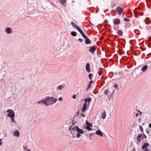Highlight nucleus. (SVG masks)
Masks as SVG:
<instances>
[{
	"instance_id": "nucleus-42",
	"label": "nucleus",
	"mask_w": 151,
	"mask_h": 151,
	"mask_svg": "<svg viewBox=\"0 0 151 151\" xmlns=\"http://www.w3.org/2000/svg\"><path fill=\"white\" fill-rule=\"evenodd\" d=\"M118 29V28H116L115 27H114V29L115 30L116 29Z\"/></svg>"
},
{
	"instance_id": "nucleus-23",
	"label": "nucleus",
	"mask_w": 151,
	"mask_h": 151,
	"mask_svg": "<svg viewBox=\"0 0 151 151\" xmlns=\"http://www.w3.org/2000/svg\"><path fill=\"white\" fill-rule=\"evenodd\" d=\"M71 35L73 36H76V35L77 34H76V32H71Z\"/></svg>"
},
{
	"instance_id": "nucleus-2",
	"label": "nucleus",
	"mask_w": 151,
	"mask_h": 151,
	"mask_svg": "<svg viewBox=\"0 0 151 151\" xmlns=\"http://www.w3.org/2000/svg\"><path fill=\"white\" fill-rule=\"evenodd\" d=\"M71 24L72 26L74 28H76L77 29L80 33L81 34L82 33L83 34V31L81 29V28L79 27L78 25H77L75 23H74L73 22H71Z\"/></svg>"
},
{
	"instance_id": "nucleus-5",
	"label": "nucleus",
	"mask_w": 151,
	"mask_h": 151,
	"mask_svg": "<svg viewBox=\"0 0 151 151\" xmlns=\"http://www.w3.org/2000/svg\"><path fill=\"white\" fill-rule=\"evenodd\" d=\"M86 124H87L86 129L89 131L91 130L92 129V124L90 123L87 121H86Z\"/></svg>"
},
{
	"instance_id": "nucleus-39",
	"label": "nucleus",
	"mask_w": 151,
	"mask_h": 151,
	"mask_svg": "<svg viewBox=\"0 0 151 151\" xmlns=\"http://www.w3.org/2000/svg\"><path fill=\"white\" fill-rule=\"evenodd\" d=\"M147 19H146V20H145V23L146 24H148V23L146 22V20Z\"/></svg>"
},
{
	"instance_id": "nucleus-24",
	"label": "nucleus",
	"mask_w": 151,
	"mask_h": 151,
	"mask_svg": "<svg viewBox=\"0 0 151 151\" xmlns=\"http://www.w3.org/2000/svg\"><path fill=\"white\" fill-rule=\"evenodd\" d=\"M89 78L91 80L92 79V77L93 76V75L91 74H90L89 75Z\"/></svg>"
},
{
	"instance_id": "nucleus-26",
	"label": "nucleus",
	"mask_w": 151,
	"mask_h": 151,
	"mask_svg": "<svg viewBox=\"0 0 151 151\" xmlns=\"http://www.w3.org/2000/svg\"><path fill=\"white\" fill-rule=\"evenodd\" d=\"M124 20L126 22H129V19L126 18H124Z\"/></svg>"
},
{
	"instance_id": "nucleus-16",
	"label": "nucleus",
	"mask_w": 151,
	"mask_h": 151,
	"mask_svg": "<svg viewBox=\"0 0 151 151\" xmlns=\"http://www.w3.org/2000/svg\"><path fill=\"white\" fill-rule=\"evenodd\" d=\"M96 134L98 135H99L100 137H102L103 136V133L101 132L100 130H98L96 132Z\"/></svg>"
},
{
	"instance_id": "nucleus-32",
	"label": "nucleus",
	"mask_w": 151,
	"mask_h": 151,
	"mask_svg": "<svg viewBox=\"0 0 151 151\" xmlns=\"http://www.w3.org/2000/svg\"><path fill=\"white\" fill-rule=\"evenodd\" d=\"M81 115L82 116H83V117H84L85 116V115L84 114H83L82 113L81 114Z\"/></svg>"
},
{
	"instance_id": "nucleus-36",
	"label": "nucleus",
	"mask_w": 151,
	"mask_h": 151,
	"mask_svg": "<svg viewBox=\"0 0 151 151\" xmlns=\"http://www.w3.org/2000/svg\"><path fill=\"white\" fill-rule=\"evenodd\" d=\"M144 151H149V150L148 149H145Z\"/></svg>"
},
{
	"instance_id": "nucleus-25",
	"label": "nucleus",
	"mask_w": 151,
	"mask_h": 151,
	"mask_svg": "<svg viewBox=\"0 0 151 151\" xmlns=\"http://www.w3.org/2000/svg\"><path fill=\"white\" fill-rule=\"evenodd\" d=\"M14 116H12V117H11V121H12V122H15V121H14Z\"/></svg>"
},
{
	"instance_id": "nucleus-31",
	"label": "nucleus",
	"mask_w": 151,
	"mask_h": 151,
	"mask_svg": "<svg viewBox=\"0 0 151 151\" xmlns=\"http://www.w3.org/2000/svg\"><path fill=\"white\" fill-rule=\"evenodd\" d=\"M2 139H0V145H1L2 144Z\"/></svg>"
},
{
	"instance_id": "nucleus-18",
	"label": "nucleus",
	"mask_w": 151,
	"mask_h": 151,
	"mask_svg": "<svg viewBox=\"0 0 151 151\" xmlns=\"http://www.w3.org/2000/svg\"><path fill=\"white\" fill-rule=\"evenodd\" d=\"M5 31L8 34L12 32L11 29L9 27H7Z\"/></svg>"
},
{
	"instance_id": "nucleus-38",
	"label": "nucleus",
	"mask_w": 151,
	"mask_h": 151,
	"mask_svg": "<svg viewBox=\"0 0 151 151\" xmlns=\"http://www.w3.org/2000/svg\"><path fill=\"white\" fill-rule=\"evenodd\" d=\"M139 115V114L138 113H136V117H137Z\"/></svg>"
},
{
	"instance_id": "nucleus-35",
	"label": "nucleus",
	"mask_w": 151,
	"mask_h": 151,
	"mask_svg": "<svg viewBox=\"0 0 151 151\" xmlns=\"http://www.w3.org/2000/svg\"><path fill=\"white\" fill-rule=\"evenodd\" d=\"M78 40L79 41H80L81 42H82V39H80V38H79L78 39Z\"/></svg>"
},
{
	"instance_id": "nucleus-17",
	"label": "nucleus",
	"mask_w": 151,
	"mask_h": 151,
	"mask_svg": "<svg viewBox=\"0 0 151 151\" xmlns=\"http://www.w3.org/2000/svg\"><path fill=\"white\" fill-rule=\"evenodd\" d=\"M14 134L15 136L19 137V133L18 131L16 130L14 131Z\"/></svg>"
},
{
	"instance_id": "nucleus-19",
	"label": "nucleus",
	"mask_w": 151,
	"mask_h": 151,
	"mask_svg": "<svg viewBox=\"0 0 151 151\" xmlns=\"http://www.w3.org/2000/svg\"><path fill=\"white\" fill-rule=\"evenodd\" d=\"M76 127L73 126H70L69 127V130L71 131V133H72V131L75 130Z\"/></svg>"
},
{
	"instance_id": "nucleus-14",
	"label": "nucleus",
	"mask_w": 151,
	"mask_h": 151,
	"mask_svg": "<svg viewBox=\"0 0 151 151\" xmlns=\"http://www.w3.org/2000/svg\"><path fill=\"white\" fill-rule=\"evenodd\" d=\"M149 144L148 143H144L142 147V149L144 150L145 149H147V147L149 146Z\"/></svg>"
},
{
	"instance_id": "nucleus-13",
	"label": "nucleus",
	"mask_w": 151,
	"mask_h": 151,
	"mask_svg": "<svg viewBox=\"0 0 151 151\" xmlns=\"http://www.w3.org/2000/svg\"><path fill=\"white\" fill-rule=\"evenodd\" d=\"M143 135L141 134H139L138 135L137 137V139L139 142H140L141 139L143 138Z\"/></svg>"
},
{
	"instance_id": "nucleus-40",
	"label": "nucleus",
	"mask_w": 151,
	"mask_h": 151,
	"mask_svg": "<svg viewBox=\"0 0 151 151\" xmlns=\"http://www.w3.org/2000/svg\"><path fill=\"white\" fill-rule=\"evenodd\" d=\"M149 127L151 128V123L149 125Z\"/></svg>"
},
{
	"instance_id": "nucleus-10",
	"label": "nucleus",
	"mask_w": 151,
	"mask_h": 151,
	"mask_svg": "<svg viewBox=\"0 0 151 151\" xmlns=\"http://www.w3.org/2000/svg\"><path fill=\"white\" fill-rule=\"evenodd\" d=\"M90 64L88 63H87L86 66V68L87 71L88 73H90Z\"/></svg>"
},
{
	"instance_id": "nucleus-30",
	"label": "nucleus",
	"mask_w": 151,
	"mask_h": 151,
	"mask_svg": "<svg viewBox=\"0 0 151 151\" xmlns=\"http://www.w3.org/2000/svg\"><path fill=\"white\" fill-rule=\"evenodd\" d=\"M72 97L73 99H75L76 98V95H73Z\"/></svg>"
},
{
	"instance_id": "nucleus-43",
	"label": "nucleus",
	"mask_w": 151,
	"mask_h": 151,
	"mask_svg": "<svg viewBox=\"0 0 151 151\" xmlns=\"http://www.w3.org/2000/svg\"><path fill=\"white\" fill-rule=\"evenodd\" d=\"M93 83V81H91L90 82V83Z\"/></svg>"
},
{
	"instance_id": "nucleus-37",
	"label": "nucleus",
	"mask_w": 151,
	"mask_h": 151,
	"mask_svg": "<svg viewBox=\"0 0 151 151\" xmlns=\"http://www.w3.org/2000/svg\"><path fill=\"white\" fill-rule=\"evenodd\" d=\"M114 87H115V88H116V87H117V85H116V84H114Z\"/></svg>"
},
{
	"instance_id": "nucleus-21",
	"label": "nucleus",
	"mask_w": 151,
	"mask_h": 151,
	"mask_svg": "<svg viewBox=\"0 0 151 151\" xmlns=\"http://www.w3.org/2000/svg\"><path fill=\"white\" fill-rule=\"evenodd\" d=\"M91 99L89 98H86L85 99V101L86 103L87 102L90 103L91 102Z\"/></svg>"
},
{
	"instance_id": "nucleus-6",
	"label": "nucleus",
	"mask_w": 151,
	"mask_h": 151,
	"mask_svg": "<svg viewBox=\"0 0 151 151\" xmlns=\"http://www.w3.org/2000/svg\"><path fill=\"white\" fill-rule=\"evenodd\" d=\"M121 23V21L119 19L116 18L113 21V23L114 25L119 24Z\"/></svg>"
},
{
	"instance_id": "nucleus-8",
	"label": "nucleus",
	"mask_w": 151,
	"mask_h": 151,
	"mask_svg": "<svg viewBox=\"0 0 151 151\" xmlns=\"http://www.w3.org/2000/svg\"><path fill=\"white\" fill-rule=\"evenodd\" d=\"M76 130V131L80 134H83L84 133V132L81 129L78 128L77 126H76L75 127Z\"/></svg>"
},
{
	"instance_id": "nucleus-15",
	"label": "nucleus",
	"mask_w": 151,
	"mask_h": 151,
	"mask_svg": "<svg viewBox=\"0 0 151 151\" xmlns=\"http://www.w3.org/2000/svg\"><path fill=\"white\" fill-rule=\"evenodd\" d=\"M87 108V104L85 102L83 105V106L82 109V111L84 112L86 109Z\"/></svg>"
},
{
	"instance_id": "nucleus-34",
	"label": "nucleus",
	"mask_w": 151,
	"mask_h": 151,
	"mask_svg": "<svg viewBox=\"0 0 151 151\" xmlns=\"http://www.w3.org/2000/svg\"><path fill=\"white\" fill-rule=\"evenodd\" d=\"M104 93L105 94H107V90L105 91L104 92Z\"/></svg>"
},
{
	"instance_id": "nucleus-45",
	"label": "nucleus",
	"mask_w": 151,
	"mask_h": 151,
	"mask_svg": "<svg viewBox=\"0 0 151 151\" xmlns=\"http://www.w3.org/2000/svg\"><path fill=\"white\" fill-rule=\"evenodd\" d=\"M134 16H135V17H136V15H135V14H134Z\"/></svg>"
},
{
	"instance_id": "nucleus-20",
	"label": "nucleus",
	"mask_w": 151,
	"mask_h": 151,
	"mask_svg": "<svg viewBox=\"0 0 151 151\" xmlns=\"http://www.w3.org/2000/svg\"><path fill=\"white\" fill-rule=\"evenodd\" d=\"M147 68V65H145L142 68L141 70L142 71L144 72L146 70V69Z\"/></svg>"
},
{
	"instance_id": "nucleus-27",
	"label": "nucleus",
	"mask_w": 151,
	"mask_h": 151,
	"mask_svg": "<svg viewBox=\"0 0 151 151\" xmlns=\"http://www.w3.org/2000/svg\"><path fill=\"white\" fill-rule=\"evenodd\" d=\"M63 88V87L62 86H60L58 87V89L59 90H61Z\"/></svg>"
},
{
	"instance_id": "nucleus-44",
	"label": "nucleus",
	"mask_w": 151,
	"mask_h": 151,
	"mask_svg": "<svg viewBox=\"0 0 151 151\" xmlns=\"http://www.w3.org/2000/svg\"><path fill=\"white\" fill-rule=\"evenodd\" d=\"M134 16H135V17H136V15H135V14H134Z\"/></svg>"
},
{
	"instance_id": "nucleus-28",
	"label": "nucleus",
	"mask_w": 151,
	"mask_h": 151,
	"mask_svg": "<svg viewBox=\"0 0 151 151\" xmlns=\"http://www.w3.org/2000/svg\"><path fill=\"white\" fill-rule=\"evenodd\" d=\"M98 74L99 76H101L102 74V73L101 71H98Z\"/></svg>"
},
{
	"instance_id": "nucleus-4",
	"label": "nucleus",
	"mask_w": 151,
	"mask_h": 151,
	"mask_svg": "<svg viewBox=\"0 0 151 151\" xmlns=\"http://www.w3.org/2000/svg\"><path fill=\"white\" fill-rule=\"evenodd\" d=\"M83 37L85 39V43L86 44H89L91 43L90 40L87 38L86 36L83 32V34L81 33Z\"/></svg>"
},
{
	"instance_id": "nucleus-9",
	"label": "nucleus",
	"mask_w": 151,
	"mask_h": 151,
	"mask_svg": "<svg viewBox=\"0 0 151 151\" xmlns=\"http://www.w3.org/2000/svg\"><path fill=\"white\" fill-rule=\"evenodd\" d=\"M96 47L95 46L91 47L89 49V51L92 53H93L96 51Z\"/></svg>"
},
{
	"instance_id": "nucleus-22",
	"label": "nucleus",
	"mask_w": 151,
	"mask_h": 151,
	"mask_svg": "<svg viewBox=\"0 0 151 151\" xmlns=\"http://www.w3.org/2000/svg\"><path fill=\"white\" fill-rule=\"evenodd\" d=\"M66 2V0H60V3L62 4H64Z\"/></svg>"
},
{
	"instance_id": "nucleus-12",
	"label": "nucleus",
	"mask_w": 151,
	"mask_h": 151,
	"mask_svg": "<svg viewBox=\"0 0 151 151\" xmlns=\"http://www.w3.org/2000/svg\"><path fill=\"white\" fill-rule=\"evenodd\" d=\"M106 116V113L105 111H103L101 113V118L102 119H105Z\"/></svg>"
},
{
	"instance_id": "nucleus-1",
	"label": "nucleus",
	"mask_w": 151,
	"mask_h": 151,
	"mask_svg": "<svg viewBox=\"0 0 151 151\" xmlns=\"http://www.w3.org/2000/svg\"><path fill=\"white\" fill-rule=\"evenodd\" d=\"M57 100V99H54L53 97H47L45 98L44 100L38 101V104H40L42 103L43 104H45L46 105H48L54 104Z\"/></svg>"
},
{
	"instance_id": "nucleus-33",
	"label": "nucleus",
	"mask_w": 151,
	"mask_h": 151,
	"mask_svg": "<svg viewBox=\"0 0 151 151\" xmlns=\"http://www.w3.org/2000/svg\"><path fill=\"white\" fill-rule=\"evenodd\" d=\"M62 98L61 97L58 100L59 101H61L62 100Z\"/></svg>"
},
{
	"instance_id": "nucleus-3",
	"label": "nucleus",
	"mask_w": 151,
	"mask_h": 151,
	"mask_svg": "<svg viewBox=\"0 0 151 151\" xmlns=\"http://www.w3.org/2000/svg\"><path fill=\"white\" fill-rule=\"evenodd\" d=\"M7 112L9 114H7V116L11 117L14 116V113L13 110L11 109H9L7 110Z\"/></svg>"
},
{
	"instance_id": "nucleus-29",
	"label": "nucleus",
	"mask_w": 151,
	"mask_h": 151,
	"mask_svg": "<svg viewBox=\"0 0 151 151\" xmlns=\"http://www.w3.org/2000/svg\"><path fill=\"white\" fill-rule=\"evenodd\" d=\"M77 137L79 138L80 137V134L78 133L76 134Z\"/></svg>"
},
{
	"instance_id": "nucleus-7",
	"label": "nucleus",
	"mask_w": 151,
	"mask_h": 151,
	"mask_svg": "<svg viewBox=\"0 0 151 151\" xmlns=\"http://www.w3.org/2000/svg\"><path fill=\"white\" fill-rule=\"evenodd\" d=\"M116 10L119 15H121L123 11V9L120 7H117L116 8Z\"/></svg>"
},
{
	"instance_id": "nucleus-46",
	"label": "nucleus",
	"mask_w": 151,
	"mask_h": 151,
	"mask_svg": "<svg viewBox=\"0 0 151 151\" xmlns=\"http://www.w3.org/2000/svg\"><path fill=\"white\" fill-rule=\"evenodd\" d=\"M28 151H30V150H28Z\"/></svg>"
},
{
	"instance_id": "nucleus-41",
	"label": "nucleus",
	"mask_w": 151,
	"mask_h": 151,
	"mask_svg": "<svg viewBox=\"0 0 151 151\" xmlns=\"http://www.w3.org/2000/svg\"><path fill=\"white\" fill-rule=\"evenodd\" d=\"M138 112L140 113V115H142L141 112L140 111H139Z\"/></svg>"
},
{
	"instance_id": "nucleus-11",
	"label": "nucleus",
	"mask_w": 151,
	"mask_h": 151,
	"mask_svg": "<svg viewBox=\"0 0 151 151\" xmlns=\"http://www.w3.org/2000/svg\"><path fill=\"white\" fill-rule=\"evenodd\" d=\"M117 34L120 36L122 37L123 35V31L120 29H118L117 30Z\"/></svg>"
}]
</instances>
